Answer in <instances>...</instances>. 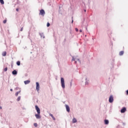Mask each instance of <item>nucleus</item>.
<instances>
[{
    "instance_id": "a211bd4d",
    "label": "nucleus",
    "mask_w": 128,
    "mask_h": 128,
    "mask_svg": "<svg viewBox=\"0 0 128 128\" xmlns=\"http://www.w3.org/2000/svg\"><path fill=\"white\" fill-rule=\"evenodd\" d=\"M0 2L2 4H4V0H0Z\"/></svg>"
},
{
    "instance_id": "5701e85b",
    "label": "nucleus",
    "mask_w": 128,
    "mask_h": 128,
    "mask_svg": "<svg viewBox=\"0 0 128 128\" xmlns=\"http://www.w3.org/2000/svg\"><path fill=\"white\" fill-rule=\"evenodd\" d=\"M7 20H4V22H3V23L4 24H6Z\"/></svg>"
},
{
    "instance_id": "58836bf2",
    "label": "nucleus",
    "mask_w": 128,
    "mask_h": 128,
    "mask_svg": "<svg viewBox=\"0 0 128 128\" xmlns=\"http://www.w3.org/2000/svg\"><path fill=\"white\" fill-rule=\"evenodd\" d=\"M18 88H16V90H18Z\"/></svg>"
},
{
    "instance_id": "79ce46f5",
    "label": "nucleus",
    "mask_w": 128,
    "mask_h": 128,
    "mask_svg": "<svg viewBox=\"0 0 128 128\" xmlns=\"http://www.w3.org/2000/svg\"><path fill=\"white\" fill-rule=\"evenodd\" d=\"M26 48H24V49H26Z\"/></svg>"
},
{
    "instance_id": "423d86ee",
    "label": "nucleus",
    "mask_w": 128,
    "mask_h": 128,
    "mask_svg": "<svg viewBox=\"0 0 128 128\" xmlns=\"http://www.w3.org/2000/svg\"><path fill=\"white\" fill-rule=\"evenodd\" d=\"M36 90L38 91L39 90V89H40V84H39V82H36Z\"/></svg>"
},
{
    "instance_id": "a19ab883",
    "label": "nucleus",
    "mask_w": 128,
    "mask_h": 128,
    "mask_svg": "<svg viewBox=\"0 0 128 128\" xmlns=\"http://www.w3.org/2000/svg\"><path fill=\"white\" fill-rule=\"evenodd\" d=\"M30 41H31V42H32V40H30Z\"/></svg>"
},
{
    "instance_id": "b1692460",
    "label": "nucleus",
    "mask_w": 128,
    "mask_h": 128,
    "mask_svg": "<svg viewBox=\"0 0 128 128\" xmlns=\"http://www.w3.org/2000/svg\"><path fill=\"white\" fill-rule=\"evenodd\" d=\"M8 70V68H6L4 69V72H6Z\"/></svg>"
},
{
    "instance_id": "412c9836",
    "label": "nucleus",
    "mask_w": 128,
    "mask_h": 128,
    "mask_svg": "<svg viewBox=\"0 0 128 128\" xmlns=\"http://www.w3.org/2000/svg\"><path fill=\"white\" fill-rule=\"evenodd\" d=\"M34 126L35 127H37V126H38V124H37V123H34Z\"/></svg>"
},
{
    "instance_id": "473e14b6",
    "label": "nucleus",
    "mask_w": 128,
    "mask_h": 128,
    "mask_svg": "<svg viewBox=\"0 0 128 128\" xmlns=\"http://www.w3.org/2000/svg\"><path fill=\"white\" fill-rule=\"evenodd\" d=\"M18 10H19V9H18V8H16V12H18Z\"/></svg>"
},
{
    "instance_id": "f3484780",
    "label": "nucleus",
    "mask_w": 128,
    "mask_h": 128,
    "mask_svg": "<svg viewBox=\"0 0 128 128\" xmlns=\"http://www.w3.org/2000/svg\"><path fill=\"white\" fill-rule=\"evenodd\" d=\"M16 64L18 66H20V61H18L16 62Z\"/></svg>"
},
{
    "instance_id": "c03bdc74",
    "label": "nucleus",
    "mask_w": 128,
    "mask_h": 128,
    "mask_svg": "<svg viewBox=\"0 0 128 128\" xmlns=\"http://www.w3.org/2000/svg\"><path fill=\"white\" fill-rule=\"evenodd\" d=\"M26 48H24V49H26Z\"/></svg>"
},
{
    "instance_id": "9d476101",
    "label": "nucleus",
    "mask_w": 128,
    "mask_h": 128,
    "mask_svg": "<svg viewBox=\"0 0 128 128\" xmlns=\"http://www.w3.org/2000/svg\"><path fill=\"white\" fill-rule=\"evenodd\" d=\"M124 54V51L122 50V51L119 52V56H123Z\"/></svg>"
},
{
    "instance_id": "a878e982",
    "label": "nucleus",
    "mask_w": 128,
    "mask_h": 128,
    "mask_svg": "<svg viewBox=\"0 0 128 128\" xmlns=\"http://www.w3.org/2000/svg\"><path fill=\"white\" fill-rule=\"evenodd\" d=\"M77 61H78V62H79V63L80 64V59H77Z\"/></svg>"
},
{
    "instance_id": "1a4fd4ad",
    "label": "nucleus",
    "mask_w": 128,
    "mask_h": 128,
    "mask_svg": "<svg viewBox=\"0 0 128 128\" xmlns=\"http://www.w3.org/2000/svg\"><path fill=\"white\" fill-rule=\"evenodd\" d=\"M12 74L13 75H16L18 74V72L16 70H14L12 72Z\"/></svg>"
},
{
    "instance_id": "39448f33",
    "label": "nucleus",
    "mask_w": 128,
    "mask_h": 128,
    "mask_svg": "<svg viewBox=\"0 0 128 128\" xmlns=\"http://www.w3.org/2000/svg\"><path fill=\"white\" fill-rule=\"evenodd\" d=\"M40 14L44 16L45 14V11L44 10H40Z\"/></svg>"
},
{
    "instance_id": "2eb2a0df",
    "label": "nucleus",
    "mask_w": 128,
    "mask_h": 128,
    "mask_svg": "<svg viewBox=\"0 0 128 128\" xmlns=\"http://www.w3.org/2000/svg\"><path fill=\"white\" fill-rule=\"evenodd\" d=\"M50 116H52V119L55 120H56V118L54 117V116L52 114H50Z\"/></svg>"
},
{
    "instance_id": "f257e3e1",
    "label": "nucleus",
    "mask_w": 128,
    "mask_h": 128,
    "mask_svg": "<svg viewBox=\"0 0 128 128\" xmlns=\"http://www.w3.org/2000/svg\"><path fill=\"white\" fill-rule=\"evenodd\" d=\"M35 108H36V112H38L37 114H35V116H36V118L37 119H40L41 118V116L40 115V108H39V107L37 105H36L35 106Z\"/></svg>"
},
{
    "instance_id": "4c0bfd02",
    "label": "nucleus",
    "mask_w": 128,
    "mask_h": 128,
    "mask_svg": "<svg viewBox=\"0 0 128 128\" xmlns=\"http://www.w3.org/2000/svg\"><path fill=\"white\" fill-rule=\"evenodd\" d=\"M84 12H86V10H84Z\"/></svg>"
},
{
    "instance_id": "cd10ccee",
    "label": "nucleus",
    "mask_w": 128,
    "mask_h": 128,
    "mask_svg": "<svg viewBox=\"0 0 128 128\" xmlns=\"http://www.w3.org/2000/svg\"><path fill=\"white\" fill-rule=\"evenodd\" d=\"M126 94L128 95V90H126Z\"/></svg>"
},
{
    "instance_id": "9b49d317",
    "label": "nucleus",
    "mask_w": 128,
    "mask_h": 128,
    "mask_svg": "<svg viewBox=\"0 0 128 128\" xmlns=\"http://www.w3.org/2000/svg\"><path fill=\"white\" fill-rule=\"evenodd\" d=\"M85 80H86V82H85V85H88L89 80L87 78H85Z\"/></svg>"
},
{
    "instance_id": "72a5a7b5",
    "label": "nucleus",
    "mask_w": 128,
    "mask_h": 128,
    "mask_svg": "<svg viewBox=\"0 0 128 128\" xmlns=\"http://www.w3.org/2000/svg\"><path fill=\"white\" fill-rule=\"evenodd\" d=\"M23 30V28H22L20 30V31L22 32Z\"/></svg>"
},
{
    "instance_id": "c756f323",
    "label": "nucleus",
    "mask_w": 128,
    "mask_h": 128,
    "mask_svg": "<svg viewBox=\"0 0 128 128\" xmlns=\"http://www.w3.org/2000/svg\"><path fill=\"white\" fill-rule=\"evenodd\" d=\"M74 22V20H73V17H72V23L73 24Z\"/></svg>"
},
{
    "instance_id": "2f4dec72",
    "label": "nucleus",
    "mask_w": 128,
    "mask_h": 128,
    "mask_svg": "<svg viewBox=\"0 0 128 128\" xmlns=\"http://www.w3.org/2000/svg\"><path fill=\"white\" fill-rule=\"evenodd\" d=\"M22 110H26V108L24 107H22Z\"/></svg>"
},
{
    "instance_id": "0eeeda50",
    "label": "nucleus",
    "mask_w": 128,
    "mask_h": 128,
    "mask_svg": "<svg viewBox=\"0 0 128 128\" xmlns=\"http://www.w3.org/2000/svg\"><path fill=\"white\" fill-rule=\"evenodd\" d=\"M66 111L68 112H70V108L68 104H66Z\"/></svg>"
},
{
    "instance_id": "20e7f679",
    "label": "nucleus",
    "mask_w": 128,
    "mask_h": 128,
    "mask_svg": "<svg viewBox=\"0 0 128 128\" xmlns=\"http://www.w3.org/2000/svg\"><path fill=\"white\" fill-rule=\"evenodd\" d=\"M126 110V107H123L121 109L120 112L121 113H124Z\"/></svg>"
},
{
    "instance_id": "dca6fc26",
    "label": "nucleus",
    "mask_w": 128,
    "mask_h": 128,
    "mask_svg": "<svg viewBox=\"0 0 128 128\" xmlns=\"http://www.w3.org/2000/svg\"><path fill=\"white\" fill-rule=\"evenodd\" d=\"M2 55L4 56H6V52H4L2 53Z\"/></svg>"
},
{
    "instance_id": "c9c22d12",
    "label": "nucleus",
    "mask_w": 128,
    "mask_h": 128,
    "mask_svg": "<svg viewBox=\"0 0 128 128\" xmlns=\"http://www.w3.org/2000/svg\"><path fill=\"white\" fill-rule=\"evenodd\" d=\"M10 90L11 92H12V90H13L12 88H11Z\"/></svg>"
},
{
    "instance_id": "f8f14e48",
    "label": "nucleus",
    "mask_w": 128,
    "mask_h": 128,
    "mask_svg": "<svg viewBox=\"0 0 128 128\" xmlns=\"http://www.w3.org/2000/svg\"><path fill=\"white\" fill-rule=\"evenodd\" d=\"M30 80H27L24 82L25 84H28L30 83Z\"/></svg>"
},
{
    "instance_id": "a18cd8bd",
    "label": "nucleus",
    "mask_w": 128,
    "mask_h": 128,
    "mask_svg": "<svg viewBox=\"0 0 128 128\" xmlns=\"http://www.w3.org/2000/svg\"><path fill=\"white\" fill-rule=\"evenodd\" d=\"M76 63V62H75Z\"/></svg>"
},
{
    "instance_id": "bb28decb",
    "label": "nucleus",
    "mask_w": 128,
    "mask_h": 128,
    "mask_svg": "<svg viewBox=\"0 0 128 128\" xmlns=\"http://www.w3.org/2000/svg\"><path fill=\"white\" fill-rule=\"evenodd\" d=\"M72 80H71V82H70V86H72Z\"/></svg>"
},
{
    "instance_id": "7c9ffc66",
    "label": "nucleus",
    "mask_w": 128,
    "mask_h": 128,
    "mask_svg": "<svg viewBox=\"0 0 128 128\" xmlns=\"http://www.w3.org/2000/svg\"><path fill=\"white\" fill-rule=\"evenodd\" d=\"M85 28H86V30L88 31V27H87V26H85Z\"/></svg>"
},
{
    "instance_id": "ddd939ff",
    "label": "nucleus",
    "mask_w": 128,
    "mask_h": 128,
    "mask_svg": "<svg viewBox=\"0 0 128 128\" xmlns=\"http://www.w3.org/2000/svg\"><path fill=\"white\" fill-rule=\"evenodd\" d=\"M40 35V36L41 38H44L45 36H44V33H39Z\"/></svg>"
},
{
    "instance_id": "6ab92c4d",
    "label": "nucleus",
    "mask_w": 128,
    "mask_h": 128,
    "mask_svg": "<svg viewBox=\"0 0 128 128\" xmlns=\"http://www.w3.org/2000/svg\"><path fill=\"white\" fill-rule=\"evenodd\" d=\"M21 92V90H20L19 92H18L16 94V96H18V94L20 92Z\"/></svg>"
},
{
    "instance_id": "4be33fe9",
    "label": "nucleus",
    "mask_w": 128,
    "mask_h": 128,
    "mask_svg": "<svg viewBox=\"0 0 128 128\" xmlns=\"http://www.w3.org/2000/svg\"><path fill=\"white\" fill-rule=\"evenodd\" d=\"M50 25V24L49 22H48L46 26L47 27H49Z\"/></svg>"
},
{
    "instance_id": "f704fd0d",
    "label": "nucleus",
    "mask_w": 128,
    "mask_h": 128,
    "mask_svg": "<svg viewBox=\"0 0 128 128\" xmlns=\"http://www.w3.org/2000/svg\"><path fill=\"white\" fill-rule=\"evenodd\" d=\"M79 32H82V30H79Z\"/></svg>"
},
{
    "instance_id": "c85d7f7f",
    "label": "nucleus",
    "mask_w": 128,
    "mask_h": 128,
    "mask_svg": "<svg viewBox=\"0 0 128 128\" xmlns=\"http://www.w3.org/2000/svg\"><path fill=\"white\" fill-rule=\"evenodd\" d=\"M76 31L77 32H78V28H76Z\"/></svg>"
},
{
    "instance_id": "4468645a",
    "label": "nucleus",
    "mask_w": 128,
    "mask_h": 128,
    "mask_svg": "<svg viewBox=\"0 0 128 128\" xmlns=\"http://www.w3.org/2000/svg\"><path fill=\"white\" fill-rule=\"evenodd\" d=\"M76 122H77L76 119L75 118H74L72 119V122H73V123H76Z\"/></svg>"
},
{
    "instance_id": "37998d69",
    "label": "nucleus",
    "mask_w": 128,
    "mask_h": 128,
    "mask_svg": "<svg viewBox=\"0 0 128 128\" xmlns=\"http://www.w3.org/2000/svg\"><path fill=\"white\" fill-rule=\"evenodd\" d=\"M26 48H24V49H26Z\"/></svg>"
},
{
    "instance_id": "7ed1b4c3",
    "label": "nucleus",
    "mask_w": 128,
    "mask_h": 128,
    "mask_svg": "<svg viewBox=\"0 0 128 128\" xmlns=\"http://www.w3.org/2000/svg\"><path fill=\"white\" fill-rule=\"evenodd\" d=\"M114 96L112 95L110 96H109V102L110 103H112L114 102Z\"/></svg>"
},
{
    "instance_id": "e433bc0d",
    "label": "nucleus",
    "mask_w": 128,
    "mask_h": 128,
    "mask_svg": "<svg viewBox=\"0 0 128 128\" xmlns=\"http://www.w3.org/2000/svg\"><path fill=\"white\" fill-rule=\"evenodd\" d=\"M2 107L1 106H0V109H2Z\"/></svg>"
},
{
    "instance_id": "393cba45",
    "label": "nucleus",
    "mask_w": 128,
    "mask_h": 128,
    "mask_svg": "<svg viewBox=\"0 0 128 128\" xmlns=\"http://www.w3.org/2000/svg\"><path fill=\"white\" fill-rule=\"evenodd\" d=\"M72 60L73 61H74L75 60V58H74V57L73 56H72Z\"/></svg>"
},
{
    "instance_id": "aec40b11",
    "label": "nucleus",
    "mask_w": 128,
    "mask_h": 128,
    "mask_svg": "<svg viewBox=\"0 0 128 128\" xmlns=\"http://www.w3.org/2000/svg\"><path fill=\"white\" fill-rule=\"evenodd\" d=\"M20 98H21V96H19L17 99V101L18 102H19L20 100Z\"/></svg>"
},
{
    "instance_id": "6e6552de",
    "label": "nucleus",
    "mask_w": 128,
    "mask_h": 128,
    "mask_svg": "<svg viewBox=\"0 0 128 128\" xmlns=\"http://www.w3.org/2000/svg\"><path fill=\"white\" fill-rule=\"evenodd\" d=\"M104 124L106 125L108 124L109 120H108L106 119L105 120H104Z\"/></svg>"
},
{
    "instance_id": "f03ea898",
    "label": "nucleus",
    "mask_w": 128,
    "mask_h": 128,
    "mask_svg": "<svg viewBox=\"0 0 128 128\" xmlns=\"http://www.w3.org/2000/svg\"><path fill=\"white\" fill-rule=\"evenodd\" d=\"M60 82H61V85H62V88H66V86H65L64 80V78H61Z\"/></svg>"
},
{
    "instance_id": "ea45409f",
    "label": "nucleus",
    "mask_w": 128,
    "mask_h": 128,
    "mask_svg": "<svg viewBox=\"0 0 128 128\" xmlns=\"http://www.w3.org/2000/svg\"><path fill=\"white\" fill-rule=\"evenodd\" d=\"M29 37H30V33H29V35H28V38H29Z\"/></svg>"
}]
</instances>
